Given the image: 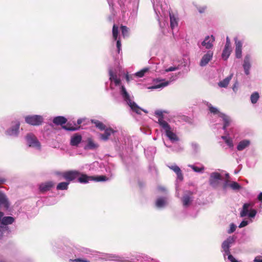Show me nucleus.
Segmentation results:
<instances>
[{
    "instance_id": "f257e3e1",
    "label": "nucleus",
    "mask_w": 262,
    "mask_h": 262,
    "mask_svg": "<svg viewBox=\"0 0 262 262\" xmlns=\"http://www.w3.org/2000/svg\"><path fill=\"white\" fill-rule=\"evenodd\" d=\"M110 80L114 82L116 86H119V93L122 98L126 104L129 106L131 110L137 114H141L142 111L147 113V111L139 107L133 100L132 97L126 91L125 86L121 84V80L115 74L112 69L109 70Z\"/></svg>"
},
{
    "instance_id": "f03ea898",
    "label": "nucleus",
    "mask_w": 262,
    "mask_h": 262,
    "mask_svg": "<svg viewBox=\"0 0 262 262\" xmlns=\"http://www.w3.org/2000/svg\"><path fill=\"white\" fill-rule=\"evenodd\" d=\"M153 7L157 19L161 26V20L169 16L170 27L172 30L178 26V19L173 13L170 12V8L163 0H152Z\"/></svg>"
},
{
    "instance_id": "7ed1b4c3",
    "label": "nucleus",
    "mask_w": 262,
    "mask_h": 262,
    "mask_svg": "<svg viewBox=\"0 0 262 262\" xmlns=\"http://www.w3.org/2000/svg\"><path fill=\"white\" fill-rule=\"evenodd\" d=\"M99 258L105 260H115L119 262H159L144 254H138L133 256L130 259H127L118 255L103 253L99 255Z\"/></svg>"
},
{
    "instance_id": "20e7f679",
    "label": "nucleus",
    "mask_w": 262,
    "mask_h": 262,
    "mask_svg": "<svg viewBox=\"0 0 262 262\" xmlns=\"http://www.w3.org/2000/svg\"><path fill=\"white\" fill-rule=\"evenodd\" d=\"M252 206L253 204L251 203H245L243 205L242 209L240 211V216L244 217L248 216L249 219L243 220L238 226L239 228H243L253 222L252 219L255 217L257 211L254 209H249Z\"/></svg>"
},
{
    "instance_id": "39448f33",
    "label": "nucleus",
    "mask_w": 262,
    "mask_h": 262,
    "mask_svg": "<svg viewBox=\"0 0 262 262\" xmlns=\"http://www.w3.org/2000/svg\"><path fill=\"white\" fill-rule=\"evenodd\" d=\"M110 6V10L112 12L111 15L109 16L108 19L110 21L113 19V17L115 16L116 11L114 7V2L117 1L119 6V9L122 13H125L129 9V4L130 0H107Z\"/></svg>"
},
{
    "instance_id": "423d86ee",
    "label": "nucleus",
    "mask_w": 262,
    "mask_h": 262,
    "mask_svg": "<svg viewBox=\"0 0 262 262\" xmlns=\"http://www.w3.org/2000/svg\"><path fill=\"white\" fill-rule=\"evenodd\" d=\"M3 216L4 213L0 212V238L5 232L8 231V225L12 224L14 222V217Z\"/></svg>"
},
{
    "instance_id": "0eeeda50",
    "label": "nucleus",
    "mask_w": 262,
    "mask_h": 262,
    "mask_svg": "<svg viewBox=\"0 0 262 262\" xmlns=\"http://www.w3.org/2000/svg\"><path fill=\"white\" fill-rule=\"evenodd\" d=\"M25 139L26 144L28 147L38 151L41 150V144L37 137L33 133H28L26 135Z\"/></svg>"
},
{
    "instance_id": "6e6552de",
    "label": "nucleus",
    "mask_w": 262,
    "mask_h": 262,
    "mask_svg": "<svg viewBox=\"0 0 262 262\" xmlns=\"http://www.w3.org/2000/svg\"><path fill=\"white\" fill-rule=\"evenodd\" d=\"M161 128L164 130L166 137L172 143H175L180 140V138L173 132L170 125L167 122H162Z\"/></svg>"
},
{
    "instance_id": "1a4fd4ad",
    "label": "nucleus",
    "mask_w": 262,
    "mask_h": 262,
    "mask_svg": "<svg viewBox=\"0 0 262 262\" xmlns=\"http://www.w3.org/2000/svg\"><path fill=\"white\" fill-rule=\"evenodd\" d=\"M215 41V37L213 35H207L202 41L198 42V46L201 49L202 47L208 50H211Z\"/></svg>"
},
{
    "instance_id": "9d476101",
    "label": "nucleus",
    "mask_w": 262,
    "mask_h": 262,
    "mask_svg": "<svg viewBox=\"0 0 262 262\" xmlns=\"http://www.w3.org/2000/svg\"><path fill=\"white\" fill-rule=\"evenodd\" d=\"M177 78V75H171L169 80H166L164 79H157L155 80L156 83L155 85L149 87V89H157L160 88H163L170 84V83L175 80Z\"/></svg>"
},
{
    "instance_id": "9b49d317",
    "label": "nucleus",
    "mask_w": 262,
    "mask_h": 262,
    "mask_svg": "<svg viewBox=\"0 0 262 262\" xmlns=\"http://www.w3.org/2000/svg\"><path fill=\"white\" fill-rule=\"evenodd\" d=\"M43 120L42 116L38 115H28L25 117V122L33 126L40 125L43 122Z\"/></svg>"
},
{
    "instance_id": "f8f14e48",
    "label": "nucleus",
    "mask_w": 262,
    "mask_h": 262,
    "mask_svg": "<svg viewBox=\"0 0 262 262\" xmlns=\"http://www.w3.org/2000/svg\"><path fill=\"white\" fill-rule=\"evenodd\" d=\"M223 179V177L220 173L213 172L210 174L209 183L211 187L216 188L220 185Z\"/></svg>"
},
{
    "instance_id": "ddd939ff",
    "label": "nucleus",
    "mask_w": 262,
    "mask_h": 262,
    "mask_svg": "<svg viewBox=\"0 0 262 262\" xmlns=\"http://www.w3.org/2000/svg\"><path fill=\"white\" fill-rule=\"evenodd\" d=\"M236 237L234 236H229L225 240L222 244V252L224 257L230 254V248L232 245L234 243Z\"/></svg>"
},
{
    "instance_id": "4468645a",
    "label": "nucleus",
    "mask_w": 262,
    "mask_h": 262,
    "mask_svg": "<svg viewBox=\"0 0 262 262\" xmlns=\"http://www.w3.org/2000/svg\"><path fill=\"white\" fill-rule=\"evenodd\" d=\"M252 55L249 53L246 54L243 58L242 66L244 73L247 76L250 73V69L252 67Z\"/></svg>"
},
{
    "instance_id": "2eb2a0df",
    "label": "nucleus",
    "mask_w": 262,
    "mask_h": 262,
    "mask_svg": "<svg viewBox=\"0 0 262 262\" xmlns=\"http://www.w3.org/2000/svg\"><path fill=\"white\" fill-rule=\"evenodd\" d=\"M19 121L16 120L12 122L11 126L6 130V135L12 137H17L19 134Z\"/></svg>"
},
{
    "instance_id": "dca6fc26",
    "label": "nucleus",
    "mask_w": 262,
    "mask_h": 262,
    "mask_svg": "<svg viewBox=\"0 0 262 262\" xmlns=\"http://www.w3.org/2000/svg\"><path fill=\"white\" fill-rule=\"evenodd\" d=\"M62 177L70 182L78 178L80 175V172L77 170H69L61 173Z\"/></svg>"
},
{
    "instance_id": "f3484780",
    "label": "nucleus",
    "mask_w": 262,
    "mask_h": 262,
    "mask_svg": "<svg viewBox=\"0 0 262 262\" xmlns=\"http://www.w3.org/2000/svg\"><path fill=\"white\" fill-rule=\"evenodd\" d=\"M213 56V51L212 50H208L205 52L201 58L199 65L204 67L206 66L208 63L212 59Z\"/></svg>"
},
{
    "instance_id": "a211bd4d",
    "label": "nucleus",
    "mask_w": 262,
    "mask_h": 262,
    "mask_svg": "<svg viewBox=\"0 0 262 262\" xmlns=\"http://www.w3.org/2000/svg\"><path fill=\"white\" fill-rule=\"evenodd\" d=\"M182 202L184 208H188L193 200L192 192L187 191L185 192L182 198Z\"/></svg>"
},
{
    "instance_id": "6ab92c4d",
    "label": "nucleus",
    "mask_w": 262,
    "mask_h": 262,
    "mask_svg": "<svg viewBox=\"0 0 262 262\" xmlns=\"http://www.w3.org/2000/svg\"><path fill=\"white\" fill-rule=\"evenodd\" d=\"M235 57L237 59H240L242 57V47H243V42L242 41L237 39V38L235 39Z\"/></svg>"
},
{
    "instance_id": "aec40b11",
    "label": "nucleus",
    "mask_w": 262,
    "mask_h": 262,
    "mask_svg": "<svg viewBox=\"0 0 262 262\" xmlns=\"http://www.w3.org/2000/svg\"><path fill=\"white\" fill-rule=\"evenodd\" d=\"M219 117L221 118L223 121V129L226 130V128L230 125L231 122V119L229 116L224 113L219 114Z\"/></svg>"
},
{
    "instance_id": "412c9836",
    "label": "nucleus",
    "mask_w": 262,
    "mask_h": 262,
    "mask_svg": "<svg viewBox=\"0 0 262 262\" xmlns=\"http://www.w3.org/2000/svg\"><path fill=\"white\" fill-rule=\"evenodd\" d=\"M168 198L167 197H159L156 201V206L159 209L165 207L168 204Z\"/></svg>"
},
{
    "instance_id": "4be33fe9",
    "label": "nucleus",
    "mask_w": 262,
    "mask_h": 262,
    "mask_svg": "<svg viewBox=\"0 0 262 262\" xmlns=\"http://www.w3.org/2000/svg\"><path fill=\"white\" fill-rule=\"evenodd\" d=\"M251 142L249 139H244L240 141L237 145L236 149L238 151H242L249 147Z\"/></svg>"
},
{
    "instance_id": "5701e85b",
    "label": "nucleus",
    "mask_w": 262,
    "mask_h": 262,
    "mask_svg": "<svg viewBox=\"0 0 262 262\" xmlns=\"http://www.w3.org/2000/svg\"><path fill=\"white\" fill-rule=\"evenodd\" d=\"M54 186V183L51 181L41 183L39 185V191L42 192H45L50 190V189Z\"/></svg>"
},
{
    "instance_id": "b1692460",
    "label": "nucleus",
    "mask_w": 262,
    "mask_h": 262,
    "mask_svg": "<svg viewBox=\"0 0 262 262\" xmlns=\"http://www.w3.org/2000/svg\"><path fill=\"white\" fill-rule=\"evenodd\" d=\"M94 180V177L92 176H88L85 174L80 173V175L78 178V182L82 184H86L90 181Z\"/></svg>"
},
{
    "instance_id": "393cba45",
    "label": "nucleus",
    "mask_w": 262,
    "mask_h": 262,
    "mask_svg": "<svg viewBox=\"0 0 262 262\" xmlns=\"http://www.w3.org/2000/svg\"><path fill=\"white\" fill-rule=\"evenodd\" d=\"M82 137L80 135L75 134L71 138L70 144L73 146H77L81 142Z\"/></svg>"
},
{
    "instance_id": "a878e982",
    "label": "nucleus",
    "mask_w": 262,
    "mask_h": 262,
    "mask_svg": "<svg viewBox=\"0 0 262 262\" xmlns=\"http://www.w3.org/2000/svg\"><path fill=\"white\" fill-rule=\"evenodd\" d=\"M168 167L177 174V179L178 180L182 181L183 179V176L182 173V171L179 166L176 164H173L169 165Z\"/></svg>"
},
{
    "instance_id": "bb28decb",
    "label": "nucleus",
    "mask_w": 262,
    "mask_h": 262,
    "mask_svg": "<svg viewBox=\"0 0 262 262\" xmlns=\"http://www.w3.org/2000/svg\"><path fill=\"white\" fill-rule=\"evenodd\" d=\"M104 130V133L100 135V138L103 141H107L109 139L110 136L115 132L111 128H107Z\"/></svg>"
},
{
    "instance_id": "cd10ccee",
    "label": "nucleus",
    "mask_w": 262,
    "mask_h": 262,
    "mask_svg": "<svg viewBox=\"0 0 262 262\" xmlns=\"http://www.w3.org/2000/svg\"><path fill=\"white\" fill-rule=\"evenodd\" d=\"M0 206H3L6 209L9 208V204L6 195L0 192Z\"/></svg>"
},
{
    "instance_id": "c85d7f7f",
    "label": "nucleus",
    "mask_w": 262,
    "mask_h": 262,
    "mask_svg": "<svg viewBox=\"0 0 262 262\" xmlns=\"http://www.w3.org/2000/svg\"><path fill=\"white\" fill-rule=\"evenodd\" d=\"M233 75V73H231L229 76L225 78L222 81H220L218 83L219 86L221 88H226L231 80Z\"/></svg>"
},
{
    "instance_id": "c756f323",
    "label": "nucleus",
    "mask_w": 262,
    "mask_h": 262,
    "mask_svg": "<svg viewBox=\"0 0 262 262\" xmlns=\"http://www.w3.org/2000/svg\"><path fill=\"white\" fill-rule=\"evenodd\" d=\"M163 111L162 110H156L155 112V115L159 117L158 123L159 124L160 127L162 126V122H167L164 119V116H163Z\"/></svg>"
},
{
    "instance_id": "7c9ffc66",
    "label": "nucleus",
    "mask_w": 262,
    "mask_h": 262,
    "mask_svg": "<svg viewBox=\"0 0 262 262\" xmlns=\"http://www.w3.org/2000/svg\"><path fill=\"white\" fill-rule=\"evenodd\" d=\"M67 121V119L63 116H57L53 120V122L56 125H63Z\"/></svg>"
},
{
    "instance_id": "2f4dec72",
    "label": "nucleus",
    "mask_w": 262,
    "mask_h": 262,
    "mask_svg": "<svg viewBox=\"0 0 262 262\" xmlns=\"http://www.w3.org/2000/svg\"><path fill=\"white\" fill-rule=\"evenodd\" d=\"M98 147V145L95 143L91 139H88V143L85 146V149H95Z\"/></svg>"
},
{
    "instance_id": "473e14b6",
    "label": "nucleus",
    "mask_w": 262,
    "mask_h": 262,
    "mask_svg": "<svg viewBox=\"0 0 262 262\" xmlns=\"http://www.w3.org/2000/svg\"><path fill=\"white\" fill-rule=\"evenodd\" d=\"M207 106L208 107V109L211 113H212L214 115H217L219 117V114L222 113L220 112L219 109L213 106L210 103H207Z\"/></svg>"
},
{
    "instance_id": "72a5a7b5",
    "label": "nucleus",
    "mask_w": 262,
    "mask_h": 262,
    "mask_svg": "<svg viewBox=\"0 0 262 262\" xmlns=\"http://www.w3.org/2000/svg\"><path fill=\"white\" fill-rule=\"evenodd\" d=\"M221 138L224 140L225 142L229 146V147L232 148L233 147L234 144L233 140L231 138L227 136H222Z\"/></svg>"
},
{
    "instance_id": "f704fd0d",
    "label": "nucleus",
    "mask_w": 262,
    "mask_h": 262,
    "mask_svg": "<svg viewBox=\"0 0 262 262\" xmlns=\"http://www.w3.org/2000/svg\"><path fill=\"white\" fill-rule=\"evenodd\" d=\"M70 184L69 182H63L59 183L56 186L57 190H67Z\"/></svg>"
},
{
    "instance_id": "c9c22d12",
    "label": "nucleus",
    "mask_w": 262,
    "mask_h": 262,
    "mask_svg": "<svg viewBox=\"0 0 262 262\" xmlns=\"http://www.w3.org/2000/svg\"><path fill=\"white\" fill-rule=\"evenodd\" d=\"M231 52V48H226L224 47V49L223 51L222 56L223 58L225 60H226L229 57L230 53Z\"/></svg>"
},
{
    "instance_id": "e433bc0d",
    "label": "nucleus",
    "mask_w": 262,
    "mask_h": 262,
    "mask_svg": "<svg viewBox=\"0 0 262 262\" xmlns=\"http://www.w3.org/2000/svg\"><path fill=\"white\" fill-rule=\"evenodd\" d=\"M259 99V95L258 92H255L250 96V101L252 104H255Z\"/></svg>"
},
{
    "instance_id": "4c0bfd02",
    "label": "nucleus",
    "mask_w": 262,
    "mask_h": 262,
    "mask_svg": "<svg viewBox=\"0 0 262 262\" xmlns=\"http://www.w3.org/2000/svg\"><path fill=\"white\" fill-rule=\"evenodd\" d=\"M165 145L166 147L171 148L172 150L174 152H181V151H183V148L180 145H177L174 146L167 145L165 143Z\"/></svg>"
},
{
    "instance_id": "58836bf2",
    "label": "nucleus",
    "mask_w": 262,
    "mask_h": 262,
    "mask_svg": "<svg viewBox=\"0 0 262 262\" xmlns=\"http://www.w3.org/2000/svg\"><path fill=\"white\" fill-rule=\"evenodd\" d=\"M148 68H145L141 70L140 71L135 73V75L137 77L141 78L144 76V75L149 71Z\"/></svg>"
},
{
    "instance_id": "ea45409f",
    "label": "nucleus",
    "mask_w": 262,
    "mask_h": 262,
    "mask_svg": "<svg viewBox=\"0 0 262 262\" xmlns=\"http://www.w3.org/2000/svg\"><path fill=\"white\" fill-rule=\"evenodd\" d=\"M188 166L191 167L193 170L196 172L203 173L204 170V167L203 166L199 167L194 165H188Z\"/></svg>"
},
{
    "instance_id": "a19ab883",
    "label": "nucleus",
    "mask_w": 262,
    "mask_h": 262,
    "mask_svg": "<svg viewBox=\"0 0 262 262\" xmlns=\"http://www.w3.org/2000/svg\"><path fill=\"white\" fill-rule=\"evenodd\" d=\"M92 122L100 130H102L105 129V125L100 121L98 120H92Z\"/></svg>"
},
{
    "instance_id": "79ce46f5",
    "label": "nucleus",
    "mask_w": 262,
    "mask_h": 262,
    "mask_svg": "<svg viewBox=\"0 0 262 262\" xmlns=\"http://www.w3.org/2000/svg\"><path fill=\"white\" fill-rule=\"evenodd\" d=\"M62 128L68 131H75L78 130L79 127H74L73 126H71L69 123H68L66 125L62 126Z\"/></svg>"
},
{
    "instance_id": "37998d69",
    "label": "nucleus",
    "mask_w": 262,
    "mask_h": 262,
    "mask_svg": "<svg viewBox=\"0 0 262 262\" xmlns=\"http://www.w3.org/2000/svg\"><path fill=\"white\" fill-rule=\"evenodd\" d=\"M229 187L234 190H238L242 188L241 186L236 182H232L229 184Z\"/></svg>"
},
{
    "instance_id": "c03bdc74",
    "label": "nucleus",
    "mask_w": 262,
    "mask_h": 262,
    "mask_svg": "<svg viewBox=\"0 0 262 262\" xmlns=\"http://www.w3.org/2000/svg\"><path fill=\"white\" fill-rule=\"evenodd\" d=\"M121 30L122 34L124 37H127L128 36L129 29L127 27H126L125 26H121Z\"/></svg>"
},
{
    "instance_id": "a18cd8bd",
    "label": "nucleus",
    "mask_w": 262,
    "mask_h": 262,
    "mask_svg": "<svg viewBox=\"0 0 262 262\" xmlns=\"http://www.w3.org/2000/svg\"><path fill=\"white\" fill-rule=\"evenodd\" d=\"M180 68H181V67L180 65L171 66V67L166 69L164 71V73L174 71L180 69Z\"/></svg>"
},
{
    "instance_id": "49530a36",
    "label": "nucleus",
    "mask_w": 262,
    "mask_h": 262,
    "mask_svg": "<svg viewBox=\"0 0 262 262\" xmlns=\"http://www.w3.org/2000/svg\"><path fill=\"white\" fill-rule=\"evenodd\" d=\"M112 32L114 39L117 40L118 35V28L115 25L113 26Z\"/></svg>"
},
{
    "instance_id": "de8ad7c7",
    "label": "nucleus",
    "mask_w": 262,
    "mask_h": 262,
    "mask_svg": "<svg viewBox=\"0 0 262 262\" xmlns=\"http://www.w3.org/2000/svg\"><path fill=\"white\" fill-rule=\"evenodd\" d=\"M108 179L104 176H100L97 177H94V180L97 182H103L107 180Z\"/></svg>"
},
{
    "instance_id": "09e8293b",
    "label": "nucleus",
    "mask_w": 262,
    "mask_h": 262,
    "mask_svg": "<svg viewBox=\"0 0 262 262\" xmlns=\"http://www.w3.org/2000/svg\"><path fill=\"white\" fill-rule=\"evenodd\" d=\"M236 226L234 224H233V223L230 224V228L227 231L228 233L231 234V233L234 232L235 231V230H236Z\"/></svg>"
},
{
    "instance_id": "8fccbe9b",
    "label": "nucleus",
    "mask_w": 262,
    "mask_h": 262,
    "mask_svg": "<svg viewBox=\"0 0 262 262\" xmlns=\"http://www.w3.org/2000/svg\"><path fill=\"white\" fill-rule=\"evenodd\" d=\"M191 146L192 149L195 151L197 152L199 149V145L195 142H192L191 143Z\"/></svg>"
},
{
    "instance_id": "3c124183",
    "label": "nucleus",
    "mask_w": 262,
    "mask_h": 262,
    "mask_svg": "<svg viewBox=\"0 0 262 262\" xmlns=\"http://www.w3.org/2000/svg\"><path fill=\"white\" fill-rule=\"evenodd\" d=\"M71 262H90L89 260L82 258H76L75 259H70Z\"/></svg>"
},
{
    "instance_id": "603ef678",
    "label": "nucleus",
    "mask_w": 262,
    "mask_h": 262,
    "mask_svg": "<svg viewBox=\"0 0 262 262\" xmlns=\"http://www.w3.org/2000/svg\"><path fill=\"white\" fill-rule=\"evenodd\" d=\"M227 256L228 259L231 262H238L231 254L228 255Z\"/></svg>"
},
{
    "instance_id": "864d4df0",
    "label": "nucleus",
    "mask_w": 262,
    "mask_h": 262,
    "mask_svg": "<svg viewBox=\"0 0 262 262\" xmlns=\"http://www.w3.org/2000/svg\"><path fill=\"white\" fill-rule=\"evenodd\" d=\"M224 47L231 48L230 40L228 36L226 37V42Z\"/></svg>"
},
{
    "instance_id": "5fc2aeb1",
    "label": "nucleus",
    "mask_w": 262,
    "mask_h": 262,
    "mask_svg": "<svg viewBox=\"0 0 262 262\" xmlns=\"http://www.w3.org/2000/svg\"><path fill=\"white\" fill-rule=\"evenodd\" d=\"M116 46L118 49V52L119 53L121 49V43L119 39L117 40Z\"/></svg>"
},
{
    "instance_id": "6e6d98bb",
    "label": "nucleus",
    "mask_w": 262,
    "mask_h": 262,
    "mask_svg": "<svg viewBox=\"0 0 262 262\" xmlns=\"http://www.w3.org/2000/svg\"><path fill=\"white\" fill-rule=\"evenodd\" d=\"M238 83L237 81H236L235 82V83L233 84V87H232V90L233 91L236 93L237 90H238Z\"/></svg>"
},
{
    "instance_id": "4d7b16f0",
    "label": "nucleus",
    "mask_w": 262,
    "mask_h": 262,
    "mask_svg": "<svg viewBox=\"0 0 262 262\" xmlns=\"http://www.w3.org/2000/svg\"><path fill=\"white\" fill-rule=\"evenodd\" d=\"M228 186H229V184L228 183V181H226L224 182L223 185V190H225L227 187Z\"/></svg>"
},
{
    "instance_id": "13d9d810",
    "label": "nucleus",
    "mask_w": 262,
    "mask_h": 262,
    "mask_svg": "<svg viewBox=\"0 0 262 262\" xmlns=\"http://www.w3.org/2000/svg\"><path fill=\"white\" fill-rule=\"evenodd\" d=\"M206 8V7H199L198 10L200 13H202L205 12Z\"/></svg>"
},
{
    "instance_id": "bf43d9fd",
    "label": "nucleus",
    "mask_w": 262,
    "mask_h": 262,
    "mask_svg": "<svg viewBox=\"0 0 262 262\" xmlns=\"http://www.w3.org/2000/svg\"><path fill=\"white\" fill-rule=\"evenodd\" d=\"M125 79L127 82H128L132 79V76H129V75L126 74L125 75Z\"/></svg>"
},
{
    "instance_id": "052dcab7",
    "label": "nucleus",
    "mask_w": 262,
    "mask_h": 262,
    "mask_svg": "<svg viewBox=\"0 0 262 262\" xmlns=\"http://www.w3.org/2000/svg\"><path fill=\"white\" fill-rule=\"evenodd\" d=\"M257 199L259 201L262 202V192H260L257 196Z\"/></svg>"
},
{
    "instance_id": "680f3d73",
    "label": "nucleus",
    "mask_w": 262,
    "mask_h": 262,
    "mask_svg": "<svg viewBox=\"0 0 262 262\" xmlns=\"http://www.w3.org/2000/svg\"><path fill=\"white\" fill-rule=\"evenodd\" d=\"M83 119L80 118V119H78L77 121V125H80V124H81L82 122H83Z\"/></svg>"
},
{
    "instance_id": "e2e57ef3",
    "label": "nucleus",
    "mask_w": 262,
    "mask_h": 262,
    "mask_svg": "<svg viewBox=\"0 0 262 262\" xmlns=\"http://www.w3.org/2000/svg\"><path fill=\"white\" fill-rule=\"evenodd\" d=\"M254 262H262V259H260L257 257H256L254 258Z\"/></svg>"
},
{
    "instance_id": "0e129e2a",
    "label": "nucleus",
    "mask_w": 262,
    "mask_h": 262,
    "mask_svg": "<svg viewBox=\"0 0 262 262\" xmlns=\"http://www.w3.org/2000/svg\"><path fill=\"white\" fill-rule=\"evenodd\" d=\"M158 189L161 191H165L166 190L165 188L163 186H159Z\"/></svg>"
},
{
    "instance_id": "69168bd1",
    "label": "nucleus",
    "mask_w": 262,
    "mask_h": 262,
    "mask_svg": "<svg viewBox=\"0 0 262 262\" xmlns=\"http://www.w3.org/2000/svg\"><path fill=\"white\" fill-rule=\"evenodd\" d=\"M133 3L134 5L137 7L138 6V0H134Z\"/></svg>"
},
{
    "instance_id": "338daca9",
    "label": "nucleus",
    "mask_w": 262,
    "mask_h": 262,
    "mask_svg": "<svg viewBox=\"0 0 262 262\" xmlns=\"http://www.w3.org/2000/svg\"><path fill=\"white\" fill-rule=\"evenodd\" d=\"M5 181V180L4 179L0 178V184L4 183Z\"/></svg>"
},
{
    "instance_id": "774afa93",
    "label": "nucleus",
    "mask_w": 262,
    "mask_h": 262,
    "mask_svg": "<svg viewBox=\"0 0 262 262\" xmlns=\"http://www.w3.org/2000/svg\"><path fill=\"white\" fill-rule=\"evenodd\" d=\"M229 174H228V173H226V177L227 178H228V177H229Z\"/></svg>"
}]
</instances>
